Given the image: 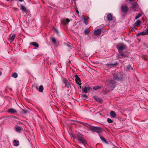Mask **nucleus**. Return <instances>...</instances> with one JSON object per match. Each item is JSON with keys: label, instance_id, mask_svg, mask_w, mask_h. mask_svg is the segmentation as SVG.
I'll list each match as a JSON object with an SVG mask.
<instances>
[{"label": "nucleus", "instance_id": "f257e3e1", "mask_svg": "<svg viewBox=\"0 0 148 148\" xmlns=\"http://www.w3.org/2000/svg\"><path fill=\"white\" fill-rule=\"evenodd\" d=\"M84 135L78 133L76 134L75 136V137L80 143L85 146L86 144H87V142L86 140L84 138Z\"/></svg>", "mask_w": 148, "mask_h": 148}, {"label": "nucleus", "instance_id": "f03ea898", "mask_svg": "<svg viewBox=\"0 0 148 148\" xmlns=\"http://www.w3.org/2000/svg\"><path fill=\"white\" fill-rule=\"evenodd\" d=\"M113 79L115 81L116 80L118 81H122L123 79V75L120 72L113 74Z\"/></svg>", "mask_w": 148, "mask_h": 148}, {"label": "nucleus", "instance_id": "7ed1b4c3", "mask_svg": "<svg viewBox=\"0 0 148 148\" xmlns=\"http://www.w3.org/2000/svg\"><path fill=\"white\" fill-rule=\"evenodd\" d=\"M116 81H115L114 79H112L109 80L108 82L107 85L108 87L110 89H113L116 86Z\"/></svg>", "mask_w": 148, "mask_h": 148}, {"label": "nucleus", "instance_id": "20e7f679", "mask_svg": "<svg viewBox=\"0 0 148 148\" xmlns=\"http://www.w3.org/2000/svg\"><path fill=\"white\" fill-rule=\"evenodd\" d=\"M90 130L93 132L99 133L102 132V129L99 127H92L90 128Z\"/></svg>", "mask_w": 148, "mask_h": 148}, {"label": "nucleus", "instance_id": "39448f33", "mask_svg": "<svg viewBox=\"0 0 148 148\" xmlns=\"http://www.w3.org/2000/svg\"><path fill=\"white\" fill-rule=\"evenodd\" d=\"M62 81L65 84V87L68 88L71 87V85L67 79L65 78H63Z\"/></svg>", "mask_w": 148, "mask_h": 148}, {"label": "nucleus", "instance_id": "423d86ee", "mask_svg": "<svg viewBox=\"0 0 148 148\" xmlns=\"http://www.w3.org/2000/svg\"><path fill=\"white\" fill-rule=\"evenodd\" d=\"M116 48L119 52L121 51L124 50L126 48V46L124 44H121L117 45Z\"/></svg>", "mask_w": 148, "mask_h": 148}, {"label": "nucleus", "instance_id": "0eeeda50", "mask_svg": "<svg viewBox=\"0 0 148 148\" xmlns=\"http://www.w3.org/2000/svg\"><path fill=\"white\" fill-rule=\"evenodd\" d=\"M121 10L122 12L126 13L128 11V8L127 6L123 5L121 6Z\"/></svg>", "mask_w": 148, "mask_h": 148}, {"label": "nucleus", "instance_id": "6e6552de", "mask_svg": "<svg viewBox=\"0 0 148 148\" xmlns=\"http://www.w3.org/2000/svg\"><path fill=\"white\" fill-rule=\"evenodd\" d=\"M119 57L121 58L125 57L127 56V53L126 52L123 53L119 51Z\"/></svg>", "mask_w": 148, "mask_h": 148}, {"label": "nucleus", "instance_id": "1a4fd4ad", "mask_svg": "<svg viewBox=\"0 0 148 148\" xmlns=\"http://www.w3.org/2000/svg\"><path fill=\"white\" fill-rule=\"evenodd\" d=\"M118 64V63L116 62L113 64L107 63L106 64V65L109 67L112 68V67H116Z\"/></svg>", "mask_w": 148, "mask_h": 148}, {"label": "nucleus", "instance_id": "9d476101", "mask_svg": "<svg viewBox=\"0 0 148 148\" xmlns=\"http://www.w3.org/2000/svg\"><path fill=\"white\" fill-rule=\"evenodd\" d=\"M69 22V20L68 18L63 19L62 20L61 22L64 25H67Z\"/></svg>", "mask_w": 148, "mask_h": 148}, {"label": "nucleus", "instance_id": "9b49d317", "mask_svg": "<svg viewBox=\"0 0 148 148\" xmlns=\"http://www.w3.org/2000/svg\"><path fill=\"white\" fill-rule=\"evenodd\" d=\"M75 81L79 85L80 84L81 81L79 77L78 76L77 74L75 75Z\"/></svg>", "mask_w": 148, "mask_h": 148}, {"label": "nucleus", "instance_id": "f8f14e48", "mask_svg": "<svg viewBox=\"0 0 148 148\" xmlns=\"http://www.w3.org/2000/svg\"><path fill=\"white\" fill-rule=\"evenodd\" d=\"M15 130L16 132L20 133L23 130V129L21 127L16 126Z\"/></svg>", "mask_w": 148, "mask_h": 148}, {"label": "nucleus", "instance_id": "ddd939ff", "mask_svg": "<svg viewBox=\"0 0 148 148\" xmlns=\"http://www.w3.org/2000/svg\"><path fill=\"white\" fill-rule=\"evenodd\" d=\"M7 112L12 114H14L17 112V111L13 108H10L8 110Z\"/></svg>", "mask_w": 148, "mask_h": 148}, {"label": "nucleus", "instance_id": "4468645a", "mask_svg": "<svg viewBox=\"0 0 148 148\" xmlns=\"http://www.w3.org/2000/svg\"><path fill=\"white\" fill-rule=\"evenodd\" d=\"M36 88L38 91L40 92H42L43 91L44 87L42 86L41 85L39 86V88H38L37 86L36 87Z\"/></svg>", "mask_w": 148, "mask_h": 148}, {"label": "nucleus", "instance_id": "2eb2a0df", "mask_svg": "<svg viewBox=\"0 0 148 148\" xmlns=\"http://www.w3.org/2000/svg\"><path fill=\"white\" fill-rule=\"evenodd\" d=\"M101 32V29H98L94 31V34L97 35H100Z\"/></svg>", "mask_w": 148, "mask_h": 148}, {"label": "nucleus", "instance_id": "dca6fc26", "mask_svg": "<svg viewBox=\"0 0 148 148\" xmlns=\"http://www.w3.org/2000/svg\"><path fill=\"white\" fill-rule=\"evenodd\" d=\"M21 10L24 12H27V10L25 6L23 5V4L21 5Z\"/></svg>", "mask_w": 148, "mask_h": 148}, {"label": "nucleus", "instance_id": "f3484780", "mask_svg": "<svg viewBox=\"0 0 148 148\" xmlns=\"http://www.w3.org/2000/svg\"><path fill=\"white\" fill-rule=\"evenodd\" d=\"M16 35L14 34H13L11 36H10L9 39V40L11 42H13L14 39Z\"/></svg>", "mask_w": 148, "mask_h": 148}, {"label": "nucleus", "instance_id": "a211bd4d", "mask_svg": "<svg viewBox=\"0 0 148 148\" xmlns=\"http://www.w3.org/2000/svg\"><path fill=\"white\" fill-rule=\"evenodd\" d=\"M141 23V21L140 20H138L134 23V26L138 27Z\"/></svg>", "mask_w": 148, "mask_h": 148}, {"label": "nucleus", "instance_id": "6ab92c4d", "mask_svg": "<svg viewBox=\"0 0 148 148\" xmlns=\"http://www.w3.org/2000/svg\"><path fill=\"white\" fill-rule=\"evenodd\" d=\"M107 18L109 21H112V17L111 13H109L107 15Z\"/></svg>", "mask_w": 148, "mask_h": 148}, {"label": "nucleus", "instance_id": "aec40b11", "mask_svg": "<svg viewBox=\"0 0 148 148\" xmlns=\"http://www.w3.org/2000/svg\"><path fill=\"white\" fill-rule=\"evenodd\" d=\"M110 116L112 118H114L116 117V115L114 111H112L110 112Z\"/></svg>", "mask_w": 148, "mask_h": 148}, {"label": "nucleus", "instance_id": "412c9836", "mask_svg": "<svg viewBox=\"0 0 148 148\" xmlns=\"http://www.w3.org/2000/svg\"><path fill=\"white\" fill-rule=\"evenodd\" d=\"M136 3H133L132 4V8L134 9V11L135 12L136 11Z\"/></svg>", "mask_w": 148, "mask_h": 148}, {"label": "nucleus", "instance_id": "4be33fe9", "mask_svg": "<svg viewBox=\"0 0 148 148\" xmlns=\"http://www.w3.org/2000/svg\"><path fill=\"white\" fill-rule=\"evenodd\" d=\"M94 98L95 99V100L98 101L100 103H102V100L101 98L97 97H94Z\"/></svg>", "mask_w": 148, "mask_h": 148}, {"label": "nucleus", "instance_id": "5701e85b", "mask_svg": "<svg viewBox=\"0 0 148 148\" xmlns=\"http://www.w3.org/2000/svg\"><path fill=\"white\" fill-rule=\"evenodd\" d=\"M30 45H33L34 46H35L36 47H39V45L36 42H31L30 43Z\"/></svg>", "mask_w": 148, "mask_h": 148}, {"label": "nucleus", "instance_id": "b1692460", "mask_svg": "<svg viewBox=\"0 0 148 148\" xmlns=\"http://www.w3.org/2000/svg\"><path fill=\"white\" fill-rule=\"evenodd\" d=\"M82 17L83 18H84V23L86 25H88V23L87 21V19L86 18L85 16L84 15H82Z\"/></svg>", "mask_w": 148, "mask_h": 148}, {"label": "nucleus", "instance_id": "393cba45", "mask_svg": "<svg viewBox=\"0 0 148 148\" xmlns=\"http://www.w3.org/2000/svg\"><path fill=\"white\" fill-rule=\"evenodd\" d=\"M142 32L143 36L148 34V29L147 28L146 29L144 30Z\"/></svg>", "mask_w": 148, "mask_h": 148}, {"label": "nucleus", "instance_id": "a878e982", "mask_svg": "<svg viewBox=\"0 0 148 148\" xmlns=\"http://www.w3.org/2000/svg\"><path fill=\"white\" fill-rule=\"evenodd\" d=\"M13 142L14 143V145L15 146H17L19 145V141L15 140H14L13 141Z\"/></svg>", "mask_w": 148, "mask_h": 148}, {"label": "nucleus", "instance_id": "bb28decb", "mask_svg": "<svg viewBox=\"0 0 148 148\" xmlns=\"http://www.w3.org/2000/svg\"><path fill=\"white\" fill-rule=\"evenodd\" d=\"M18 76L17 73H14L12 74V76L15 78H16Z\"/></svg>", "mask_w": 148, "mask_h": 148}, {"label": "nucleus", "instance_id": "cd10ccee", "mask_svg": "<svg viewBox=\"0 0 148 148\" xmlns=\"http://www.w3.org/2000/svg\"><path fill=\"white\" fill-rule=\"evenodd\" d=\"M82 91L85 93H87L88 92L87 88L86 87H84L82 90Z\"/></svg>", "mask_w": 148, "mask_h": 148}, {"label": "nucleus", "instance_id": "c85d7f7f", "mask_svg": "<svg viewBox=\"0 0 148 148\" xmlns=\"http://www.w3.org/2000/svg\"><path fill=\"white\" fill-rule=\"evenodd\" d=\"M142 14L141 13H138L135 17V20H137L140 16H141Z\"/></svg>", "mask_w": 148, "mask_h": 148}, {"label": "nucleus", "instance_id": "c756f323", "mask_svg": "<svg viewBox=\"0 0 148 148\" xmlns=\"http://www.w3.org/2000/svg\"><path fill=\"white\" fill-rule=\"evenodd\" d=\"M101 88V87L100 86H97L93 87V88L94 90H97L100 89Z\"/></svg>", "mask_w": 148, "mask_h": 148}, {"label": "nucleus", "instance_id": "7c9ffc66", "mask_svg": "<svg viewBox=\"0 0 148 148\" xmlns=\"http://www.w3.org/2000/svg\"><path fill=\"white\" fill-rule=\"evenodd\" d=\"M100 138L101 140H102L104 142L107 143V142L105 139V138L104 137H103L102 136H100Z\"/></svg>", "mask_w": 148, "mask_h": 148}, {"label": "nucleus", "instance_id": "2f4dec72", "mask_svg": "<svg viewBox=\"0 0 148 148\" xmlns=\"http://www.w3.org/2000/svg\"><path fill=\"white\" fill-rule=\"evenodd\" d=\"M89 33L88 29H86L84 32V33L85 35L88 34Z\"/></svg>", "mask_w": 148, "mask_h": 148}, {"label": "nucleus", "instance_id": "473e14b6", "mask_svg": "<svg viewBox=\"0 0 148 148\" xmlns=\"http://www.w3.org/2000/svg\"><path fill=\"white\" fill-rule=\"evenodd\" d=\"M81 97L84 99H86L88 98V96L85 94H82L81 95Z\"/></svg>", "mask_w": 148, "mask_h": 148}, {"label": "nucleus", "instance_id": "72a5a7b5", "mask_svg": "<svg viewBox=\"0 0 148 148\" xmlns=\"http://www.w3.org/2000/svg\"><path fill=\"white\" fill-rule=\"evenodd\" d=\"M51 40H52V42L54 44H56V39L54 38H52L51 39Z\"/></svg>", "mask_w": 148, "mask_h": 148}, {"label": "nucleus", "instance_id": "f704fd0d", "mask_svg": "<svg viewBox=\"0 0 148 148\" xmlns=\"http://www.w3.org/2000/svg\"><path fill=\"white\" fill-rule=\"evenodd\" d=\"M107 122L109 123H111L113 122V121L110 118H108L107 119Z\"/></svg>", "mask_w": 148, "mask_h": 148}, {"label": "nucleus", "instance_id": "c9c22d12", "mask_svg": "<svg viewBox=\"0 0 148 148\" xmlns=\"http://www.w3.org/2000/svg\"><path fill=\"white\" fill-rule=\"evenodd\" d=\"M140 35L143 36L142 32H141L139 33H138L136 35V36H139Z\"/></svg>", "mask_w": 148, "mask_h": 148}, {"label": "nucleus", "instance_id": "e433bc0d", "mask_svg": "<svg viewBox=\"0 0 148 148\" xmlns=\"http://www.w3.org/2000/svg\"><path fill=\"white\" fill-rule=\"evenodd\" d=\"M23 112L25 114H26L28 112V111L27 110H23Z\"/></svg>", "mask_w": 148, "mask_h": 148}, {"label": "nucleus", "instance_id": "4c0bfd02", "mask_svg": "<svg viewBox=\"0 0 148 148\" xmlns=\"http://www.w3.org/2000/svg\"><path fill=\"white\" fill-rule=\"evenodd\" d=\"M131 67L130 65H128L127 67V69L128 70H129L130 69Z\"/></svg>", "mask_w": 148, "mask_h": 148}, {"label": "nucleus", "instance_id": "58836bf2", "mask_svg": "<svg viewBox=\"0 0 148 148\" xmlns=\"http://www.w3.org/2000/svg\"><path fill=\"white\" fill-rule=\"evenodd\" d=\"M87 90L89 91L90 89V87L88 86V87H87Z\"/></svg>", "mask_w": 148, "mask_h": 148}, {"label": "nucleus", "instance_id": "ea45409f", "mask_svg": "<svg viewBox=\"0 0 148 148\" xmlns=\"http://www.w3.org/2000/svg\"><path fill=\"white\" fill-rule=\"evenodd\" d=\"M76 13H77V14H79V11H78V10H77L76 11Z\"/></svg>", "mask_w": 148, "mask_h": 148}, {"label": "nucleus", "instance_id": "a19ab883", "mask_svg": "<svg viewBox=\"0 0 148 148\" xmlns=\"http://www.w3.org/2000/svg\"><path fill=\"white\" fill-rule=\"evenodd\" d=\"M129 0L130 2H131V1H134V0Z\"/></svg>", "mask_w": 148, "mask_h": 148}, {"label": "nucleus", "instance_id": "79ce46f5", "mask_svg": "<svg viewBox=\"0 0 148 148\" xmlns=\"http://www.w3.org/2000/svg\"><path fill=\"white\" fill-rule=\"evenodd\" d=\"M71 61H70V60H69V63H71Z\"/></svg>", "mask_w": 148, "mask_h": 148}, {"label": "nucleus", "instance_id": "37998d69", "mask_svg": "<svg viewBox=\"0 0 148 148\" xmlns=\"http://www.w3.org/2000/svg\"><path fill=\"white\" fill-rule=\"evenodd\" d=\"M1 74H2V72H0V76L1 75Z\"/></svg>", "mask_w": 148, "mask_h": 148}, {"label": "nucleus", "instance_id": "c03bdc74", "mask_svg": "<svg viewBox=\"0 0 148 148\" xmlns=\"http://www.w3.org/2000/svg\"><path fill=\"white\" fill-rule=\"evenodd\" d=\"M18 8H16V10H18Z\"/></svg>", "mask_w": 148, "mask_h": 148}, {"label": "nucleus", "instance_id": "a18cd8bd", "mask_svg": "<svg viewBox=\"0 0 148 148\" xmlns=\"http://www.w3.org/2000/svg\"><path fill=\"white\" fill-rule=\"evenodd\" d=\"M12 117L14 118H15L16 117L14 116H12Z\"/></svg>", "mask_w": 148, "mask_h": 148}, {"label": "nucleus", "instance_id": "49530a36", "mask_svg": "<svg viewBox=\"0 0 148 148\" xmlns=\"http://www.w3.org/2000/svg\"><path fill=\"white\" fill-rule=\"evenodd\" d=\"M87 20L89 19V18L88 17L87 18Z\"/></svg>", "mask_w": 148, "mask_h": 148}, {"label": "nucleus", "instance_id": "de8ad7c7", "mask_svg": "<svg viewBox=\"0 0 148 148\" xmlns=\"http://www.w3.org/2000/svg\"><path fill=\"white\" fill-rule=\"evenodd\" d=\"M79 148H82V147H79Z\"/></svg>", "mask_w": 148, "mask_h": 148}]
</instances>
